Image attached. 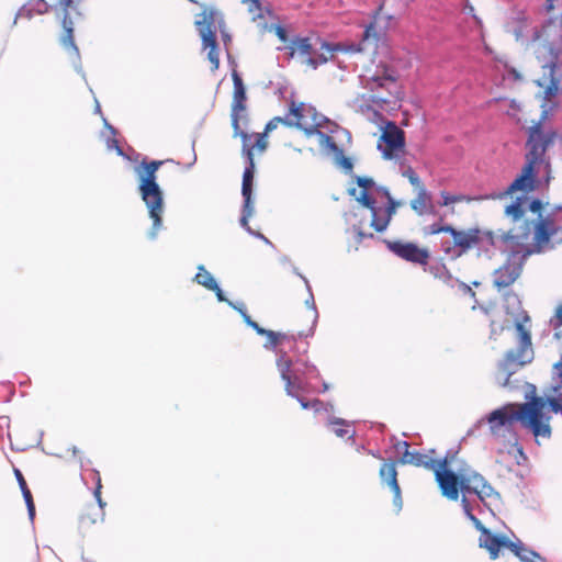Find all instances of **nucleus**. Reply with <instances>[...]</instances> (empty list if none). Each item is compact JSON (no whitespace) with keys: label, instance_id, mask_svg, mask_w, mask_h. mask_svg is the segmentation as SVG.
I'll use <instances>...</instances> for the list:
<instances>
[{"label":"nucleus","instance_id":"nucleus-31","mask_svg":"<svg viewBox=\"0 0 562 562\" xmlns=\"http://www.w3.org/2000/svg\"><path fill=\"white\" fill-rule=\"evenodd\" d=\"M203 49H207V58L212 65V70L218 69L220 66V52L215 34L204 32L201 36Z\"/></svg>","mask_w":562,"mask_h":562},{"label":"nucleus","instance_id":"nucleus-29","mask_svg":"<svg viewBox=\"0 0 562 562\" xmlns=\"http://www.w3.org/2000/svg\"><path fill=\"white\" fill-rule=\"evenodd\" d=\"M194 281L204 286L205 289L210 290V291H213L215 292V295L217 297L218 301L221 302H229L223 294V291L221 290V288L217 285L215 279L213 278V276L204 268V266H199L198 267V272L194 277Z\"/></svg>","mask_w":562,"mask_h":562},{"label":"nucleus","instance_id":"nucleus-20","mask_svg":"<svg viewBox=\"0 0 562 562\" xmlns=\"http://www.w3.org/2000/svg\"><path fill=\"white\" fill-rule=\"evenodd\" d=\"M380 479L385 483L393 493V503L397 509L402 508L401 487L397 481L396 462L389 460L382 463L379 470Z\"/></svg>","mask_w":562,"mask_h":562},{"label":"nucleus","instance_id":"nucleus-8","mask_svg":"<svg viewBox=\"0 0 562 562\" xmlns=\"http://www.w3.org/2000/svg\"><path fill=\"white\" fill-rule=\"evenodd\" d=\"M398 79L397 69L384 61L367 67L360 76L362 87L371 93L370 100L375 103H389L392 98H398Z\"/></svg>","mask_w":562,"mask_h":562},{"label":"nucleus","instance_id":"nucleus-26","mask_svg":"<svg viewBox=\"0 0 562 562\" xmlns=\"http://www.w3.org/2000/svg\"><path fill=\"white\" fill-rule=\"evenodd\" d=\"M402 445L405 448V452L402 456L400 462L403 464H412L414 467L425 468L434 472L440 463V459L436 460L418 451H409V445L406 441H403Z\"/></svg>","mask_w":562,"mask_h":562},{"label":"nucleus","instance_id":"nucleus-38","mask_svg":"<svg viewBox=\"0 0 562 562\" xmlns=\"http://www.w3.org/2000/svg\"><path fill=\"white\" fill-rule=\"evenodd\" d=\"M440 196L442 201L440 202L441 206H449L456 203L470 202L472 199L464 194H451L447 191H441Z\"/></svg>","mask_w":562,"mask_h":562},{"label":"nucleus","instance_id":"nucleus-18","mask_svg":"<svg viewBox=\"0 0 562 562\" xmlns=\"http://www.w3.org/2000/svg\"><path fill=\"white\" fill-rule=\"evenodd\" d=\"M57 1L64 11V16L61 19V26H63L64 32L59 38L60 45L72 57H75L76 59H79V48L75 43L74 22L69 15V9L72 8V5L75 3H78L81 0H57Z\"/></svg>","mask_w":562,"mask_h":562},{"label":"nucleus","instance_id":"nucleus-47","mask_svg":"<svg viewBox=\"0 0 562 562\" xmlns=\"http://www.w3.org/2000/svg\"><path fill=\"white\" fill-rule=\"evenodd\" d=\"M271 30L274 31V34L278 36V38L281 42L286 43L289 41L286 30L283 26H281V25H273V26H271Z\"/></svg>","mask_w":562,"mask_h":562},{"label":"nucleus","instance_id":"nucleus-48","mask_svg":"<svg viewBox=\"0 0 562 562\" xmlns=\"http://www.w3.org/2000/svg\"><path fill=\"white\" fill-rule=\"evenodd\" d=\"M337 162L344 168L346 171H350L353 167L350 158L342 156H336Z\"/></svg>","mask_w":562,"mask_h":562},{"label":"nucleus","instance_id":"nucleus-59","mask_svg":"<svg viewBox=\"0 0 562 562\" xmlns=\"http://www.w3.org/2000/svg\"><path fill=\"white\" fill-rule=\"evenodd\" d=\"M308 371H317V370H316V367L311 366V367H308Z\"/></svg>","mask_w":562,"mask_h":562},{"label":"nucleus","instance_id":"nucleus-13","mask_svg":"<svg viewBox=\"0 0 562 562\" xmlns=\"http://www.w3.org/2000/svg\"><path fill=\"white\" fill-rule=\"evenodd\" d=\"M290 114L293 116V121L283 119L286 124L284 126H295L304 131L307 135H312L318 132V127L322 125L323 117L316 111V109L304 102L291 101L289 108Z\"/></svg>","mask_w":562,"mask_h":562},{"label":"nucleus","instance_id":"nucleus-50","mask_svg":"<svg viewBox=\"0 0 562 562\" xmlns=\"http://www.w3.org/2000/svg\"><path fill=\"white\" fill-rule=\"evenodd\" d=\"M14 475H15V479L19 483L21 491L26 490L29 486L26 484V481H25L22 472L19 469L14 468Z\"/></svg>","mask_w":562,"mask_h":562},{"label":"nucleus","instance_id":"nucleus-1","mask_svg":"<svg viewBox=\"0 0 562 562\" xmlns=\"http://www.w3.org/2000/svg\"><path fill=\"white\" fill-rule=\"evenodd\" d=\"M544 204L539 199L529 201L518 196L505 207V215L512 227L503 233L502 239L516 245L528 241L532 233L535 250L542 252L562 244V205L544 212Z\"/></svg>","mask_w":562,"mask_h":562},{"label":"nucleus","instance_id":"nucleus-24","mask_svg":"<svg viewBox=\"0 0 562 562\" xmlns=\"http://www.w3.org/2000/svg\"><path fill=\"white\" fill-rule=\"evenodd\" d=\"M530 401H540L541 402V409L539 413V416H537V422L541 426H544L547 428V432L543 435H539V438H550L551 436V427H550V412L558 413L562 411V404L559 402V400L554 397H542V396H535Z\"/></svg>","mask_w":562,"mask_h":562},{"label":"nucleus","instance_id":"nucleus-54","mask_svg":"<svg viewBox=\"0 0 562 562\" xmlns=\"http://www.w3.org/2000/svg\"><path fill=\"white\" fill-rule=\"evenodd\" d=\"M554 370H555V373L559 376L561 385H562V362L561 361L554 364Z\"/></svg>","mask_w":562,"mask_h":562},{"label":"nucleus","instance_id":"nucleus-58","mask_svg":"<svg viewBox=\"0 0 562 562\" xmlns=\"http://www.w3.org/2000/svg\"><path fill=\"white\" fill-rule=\"evenodd\" d=\"M224 41H231V36L226 33L223 34Z\"/></svg>","mask_w":562,"mask_h":562},{"label":"nucleus","instance_id":"nucleus-7","mask_svg":"<svg viewBox=\"0 0 562 562\" xmlns=\"http://www.w3.org/2000/svg\"><path fill=\"white\" fill-rule=\"evenodd\" d=\"M423 233L425 236L449 234L452 240L441 241V250L450 257H460L474 248L494 245L493 233L477 227L457 229L452 225L437 222L424 227Z\"/></svg>","mask_w":562,"mask_h":562},{"label":"nucleus","instance_id":"nucleus-2","mask_svg":"<svg viewBox=\"0 0 562 562\" xmlns=\"http://www.w3.org/2000/svg\"><path fill=\"white\" fill-rule=\"evenodd\" d=\"M557 133L554 131H544L541 121L530 126L528 131V139L526 147L528 149L525 158L526 162L521 169L520 175L507 187L504 195L513 196L515 193L520 192L518 196H526L529 201L528 194L537 187V170L536 166L543 162L547 149L554 143Z\"/></svg>","mask_w":562,"mask_h":562},{"label":"nucleus","instance_id":"nucleus-21","mask_svg":"<svg viewBox=\"0 0 562 562\" xmlns=\"http://www.w3.org/2000/svg\"><path fill=\"white\" fill-rule=\"evenodd\" d=\"M105 136L106 148L109 150H115L117 155L126 158L132 164L133 171L140 178V164L138 162V154L131 147L124 150L115 138V131L112 126L105 124Z\"/></svg>","mask_w":562,"mask_h":562},{"label":"nucleus","instance_id":"nucleus-23","mask_svg":"<svg viewBox=\"0 0 562 562\" xmlns=\"http://www.w3.org/2000/svg\"><path fill=\"white\" fill-rule=\"evenodd\" d=\"M480 546L488 551L491 559L493 560L498 558V552L502 548H506L509 550L517 549V543L512 542L504 536L493 535L486 529L482 532L480 537Z\"/></svg>","mask_w":562,"mask_h":562},{"label":"nucleus","instance_id":"nucleus-10","mask_svg":"<svg viewBox=\"0 0 562 562\" xmlns=\"http://www.w3.org/2000/svg\"><path fill=\"white\" fill-rule=\"evenodd\" d=\"M503 241L512 247H519L520 249L512 250L506 261L493 272V285L498 290L510 286L521 276L525 262L532 254H540L535 250L531 244L528 246L524 241L522 245H516L510 241Z\"/></svg>","mask_w":562,"mask_h":562},{"label":"nucleus","instance_id":"nucleus-55","mask_svg":"<svg viewBox=\"0 0 562 562\" xmlns=\"http://www.w3.org/2000/svg\"><path fill=\"white\" fill-rule=\"evenodd\" d=\"M463 286H464L465 291L469 292L472 296L475 295V293L472 291V289L469 285L463 284Z\"/></svg>","mask_w":562,"mask_h":562},{"label":"nucleus","instance_id":"nucleus-3","mask_svg":"<svg viewBox=\"0 0 562 562\" xmlns=\"http://www.w3.org/2000/svg\"><path fill=\"white\" fill-rule=\"evenodd\" d=\"M541 409L540 401H529L519 405L507 404L491 412L487 416L490 431L495 438H506L507 435L516 440L514 426L519 422L525 428L529 429L536 439L539 435L547 432L544 426L537 422Z\"/></svg>","mask_w":562,"mask_h":562},{"label":"nucleus","instance_id":"nucleus-45","mask_svg":"<svg viewBox=\"0 0 562 562\" xmlns=\"http://www.w3.org/2000/svg\"><path fill=\"white\" fill-rule=\"evenodd\" d=\"M550 324L553 326L554 331L562 328V303L557 306L554 317L550 321Z\"/></svg>","mask_w":562,"mask_h":562},{"label":"nucleus","instance_id":"nucleus-34","mask_svg":"<svg viewBox=\"0 0 562 562\" xmlns=\"http://www.w3.org/2000/svg\"><path fill=\"white\" fill-rule=\"evenodd\" d=\"M328 427L330 430L340 438H352L355 435V430L344 419L336 418L328 423Z\"/></svg>","mask_w":562,"mask_h":562},{"label":"nucleus","instance_id":"nucleus-22","mask_svg":"<svg viewBox=\"0 0 562 562\" xmlns=\"http://www.w3.org/2000/svg\"><path fill=\"white\" fill-rule=\"evenodd\" d=\"M277 367L281 379L284 381L286 394L297 396L299 391L302 390L301 382L296 375L292 374V360L286 353L280 355L277 360Z\"/></svg>","mask_w":562,"mask_h":562},{"label":"nucleus","instance_id":"nucleus-56","mask_svg":"<svg viewBox=\"0 0 562 562\" xmlns=\"http://www.w3.org/2000/svg\"><path fill=\"white\" fill-rule=\"evenodd\" d=\"M25 12H29L25 8H23L20 12H19V15L22 16L24 15ZM26 16H30V13H26Z\"/></svg>","mask_w":562,"mask_h":562},{"label":"nucleus","instance_id":"nucleus-19","mask_svg":"<svg viewBox=\"0 0 562 562\" xmlns=\"http://www.w3.org/2000/svg\"><path fill=\"white\" fill-rule=\"evenodd\" d=\"M200 5L202 8V12L198 15L199 19H196L194 22L199 35L203 36L204 32H209L210 34L216 35V24H218V26L224 24L222 13L212 5Z\"/></svg>","mask_w":562,"mask_h":562},{"label":"nucleus","instance_id":"nucleus-5","mask_svg":"<svg viewBox=\"0 0 562 562\" xmlns=\"http://www.w3.org/2000/svg\"><path fill=\"white\" fill-rule=\"evenodd\" d=\"M529 47L541 67L551 74L562 66V11L535 29Z\"/></svg>","mask_w":562,"mask_h":562},{"label":"nucleus","instance_id":"nucleus-44","mask_svg":"<svg viewBox=\"0 0 562 562\" xmlns=\"http://www.w3.org/2000/svg\"><path fill=\"white\" fill-rule=\"evenodd\" d=\"M21 492H22L24 501L26 503L29 515L31 518H33L35 515V505H34L32 493L29 487L26 490H22Z\"/></svg>","mask_w":562,"mask_h":562},{"label":"nucleus","instance_id":"nucleus-57","mask_svg":"<svg viewBox=\"0 0 562 562\" xmlns=\"http://www.w3.org/2000/svg\"><path fill=\"white\" fill-rule=\"evenodd\" d=\"M510 74H513V76H514V78H515V79H518V78H519V75H518V72H517L516 70H514V69H513V70L510 71Z\"/></svg>","mask_w":562,"mask_h":562},{"label":"nucleus","instance_id":"nucleus-36","mask_svg":"<svg viewBox=\"0 0 562 562\" xmlns=\"http://www.w3.org/2000/svg\"><path fill=\"white\" fill-rule=\"evenodd\" d=\"M317 134L321 137L319 143L322 147L327 149L329 153L335 154L336 156H342V149L337 145V143L331 136L319 131L317 132Z\"/></svg>","mask_w":562,"mask_h":562},{"label":"nucleus","instance_id":"nucleus-43","mask_svg":"<svg viewBox=\"0 0 562 562\" xmlns=\"http://www.w3.org/2000/svg\"><path fill=\"white\" fill-rule=\"evenodd\" d=\"M328 60V57L325 56L324 54H318V55H312V57H308V59H305L304 60V64H306L307 66L312 67V68H317L319 65H323L325 63H327Z\"/></svg>","mask_w":562,"mask_h":562},{"label":"nucleus","instance_id":"nucleus-40","mask_svg":"<svg viewBox=\"0 0 562 562\" xmlns=\"http://www.w3.org/2000/svg\"><path fill=\"white\" fill-rule=\"evenodd\" d=\"M547 70H548L549 85L544 91V94H546V99L550 100L552 97H554L558 93L559 81L555 78V71L553 74H551L549 69H547Z\"/></svg>","mask_w":562,"mask_h":562},{"label":"nucleus","instance_id":"nucleus-17","mask_svg":"<svg viewBox=\"0 0 562 562\" xmlns=\"http://www.w3.org/2000/svg\"><path fill=\"white\" fill-rule=\"evenodd\" d=\"M233 83H234V94H233V103H232V126L234 130V136H239L245 133L241 131L239 121L245 117L246 112V89L243 82V79L239 75L234 71L233 72Z\"/></svg>","mask_w":562,"mask_h":562},{"label":"nucleus","instance_id":"nucleus-4","mask_svg":"<svg viewBox=\"0 0 562 562\" xmlns=\"http://www.w3.org/2000/svg\"><path fill=\"white\" fill-rule=\"evenodd\" d=\"M356 182L360 190L357 192L352 189L350 194L371 211V226L379 233L385 231L400 203L386 188L376 186L372 178L357 177Z\"/></svg>","mask_w":562,"mask_h":562},{"label":"nucleus","instance_id":"nucleus-9","mask_svg":"<svg viewBox=\"0 0 562 562\" xmlns=\"http://www.w3.org/2000/svg\"><path fill=\"white\" fill-rule=\"evenodd\" d=\"M529 321L530 317L526 312H522L521 315L515 319V327L518 334V346L516 349L509 350L499 364L504 374V380L501 383L502 386H506L509 383V378L515 372L516 368L522 367L532 360L533 350L531 335L525 327V323Z\"/></svg>","mask_w":562,"mask_h":562},{"label":"nucleus","instance_id":"nucleus-15","mask_svg":"<svg viewBox=\"0 0 562 562\" xmlns=\"http://www.w3.org/2000/svg\"><path fill=\"white\" fill-rule=\"evenodd\" d=\"M95 488H94V497L97 503H90L86 505L79 516V524L82 529H88L91 526L102 522L104 519V506L105 503L101 498V476L99 471H94Z\"/></svg>","mask_w":562,"mask_h":562},{"label":"nucleus","instance_id":"nucleus-41","mask_svg":"<svg viewBox=\"0 0 562 562\" xmlns=\"http://www.w3.org/2000/svg\"><path fill=\"white\" fill-rule=\"evenodd\" d=\"M404 177H406L409 181V183L417 189V191L420 190V188H426L424 183L422 182L420 178L417 176V173L412 169L408 168L404 172Z\"/></svg>","mask_w":562,"mask_h":562},{"label":"nucleus","instance_id":"nucleus-52","mask_svg":"<svg viewBox=\"0 0 562 562\" xmlns=\"http://www.w3.org/2000/svg\"><path fill=\"white\" fill-rule=\"evenodd\" d=\"M36 3H37V13L42 14V13H45L47 11V3L44 2L43 0H36Z\"/></svg>","mask_w":562,"mask_h":562},{"label":"nucleus","instance_id":"nucleus-32","mask_svg":"<svg viewBox=\"0 0 562 562\" xmlns=\"http://www.w3.org/2000/svg\"><path fill=\"white\" fill-rule=\"evenodd\" d=\"M531 25V19L526 12H517L515 16L512 18L509 23L510 32L514 34L517 41L525 37L527 31Z\"/></svg>","mask_w":562,"mask_h":562},{"label":"nucleus","instance_id":"nucleus-25","mask_svg":"<svg viewBox=\"0 0 562 562\" xmlns=\"http://www.w3.org/2000/svg\"><path fill=\"white\" fill-rule=\"evenodd\" d=\"M467 493H473L484 501L496 495L494 488L485 481V479L477 472L471 471V477L463 480Z\"/></svg>","mask_w":562,"mask_h":562},{"label":"nucleus","instance_id":"nucleus-42","mask_svg":"<svg viewBox=\"0 0 562 562\" xmlns=\"http://www.w3.org/2000/svg\"><path fill=\"white\" fill-rule=\"evenodd\" d=\"M561 5V0H546L542 10L549 16H554V11Z\"/></svg>","mask_w":562,"mask_h":562},{"label":"nucleus","instance_id":"nucleus-28","mask_svg":"<svg viewBox=\"0 0 562 562\" xmlns=\"http://www.w3.org/2000/svg\"><path fill=\"white\" fill-rule=\"evenodd\" d=\"M409 204L412 210L419 216L435 213L431 195L426 188H420Z\"/></svg>","mask_w":562,"mask_h":562},{"label":"nucleus","instance_id":"nucleus-27","mask_svg":"<svg viewBox=\"0 0 562 562\" xmlns=\"http://www.w3.org/2000/svg\"><path fill=\"white\" fill-rule=\"evenodd\" d=\"M383 20L382 8H379L373 15V20L363 32V42L372 41L376 44L384 36L386 25H382Z\"/></svg>","mask_w":562,"mask_h":562},{"label":"nucleus","instance_id":"nucleus-16","mask_svg":"<svg viewBox=\"0 0 562 562\" xmlns=\"http://www.w3.org/2000/svg\"><path fill=\"white\" fill-rule=\"evenodd\" d=\"M387 248L398 258L420 266H426L429 262L430 254L427 248L419 247L412 241L394 240L386 243Z\"/></svg>","mask_w":562,"mask_h":562},{"label":"nucleus","instance_id":"nucleus-30","mask_svg":"<svg viewBox=\"0 0 562 562\" xmlns=\"http://www.w3.org/2000/svg\"><path fill=\"white\" fill-rule=\"evenodd\" d=\"M285 49L290 58L297 55L303 58V61L313 55V46L308 37H294L285 46Z\"/></svg>","mask_w":562,"mask_h":562},{"label":"nucleus","instance_id":"nucleus-12","mask_svg":"<svg viewBox=\"0 0 562 562\" xmlns=\"http://www.w3.org/2000/svg\"><path fill=\"white\" fill-rule=\"evenodd\" d=\"M449 461L446 458L440 459V463L434 471L436 482L441 491V494L450 501H457L459 498V492L467 493L463 480L471 477L470 470H459L454 473L449 468Z\"/></svg>","mask_w":562,"mask_h":562},{"label":"nucleus","instance_id":"nucleus-33","mask_svg":"<svg viewBox=\"0 0 562 562\" xmlns=\"http://www.w3.org/2000/svg\"><path fill=\"white\" fill-rule=\"evenodd\" d=\"M241 3L247 5L252 21H261L266 19V15H272V10L269 7H262L261 0H241Z\"/></svg>","mask_w":562,"mask_h":562},{"label":"nucleus","instance_id":"nucleus-49","mask_svg":"<svg viewBox=\"0 0 562 562\" xmlns=\"http://www.w3.org/2000/svg\"><path fill=\"white\" fill-rule=\"evenodd\" d=\"M160 165H162V161L153 160L147 162L143 159V171L156 172Z\"/></svg>","mask_w":562,"mask_h":562},{"label":"nucleus","instance_id":"nucleus-51","mask_svg":"<svg viewBox=\"0 0 562 562\" xmlns=\"http://www.w3.org/2000/svg\"><path fill=\"white\" fill-rule=\"evenodd\" d=\"M295 397L299 400V402L301 403V406H302L304 409H307V408H310V407H316V406H318V405L321 404V401H319V400H315V401H313V402H307V401H305L304 398H300V397H299V395H297V396H295Z\"/></svg>","mask_w":562,"mask_h":562},{"label":"nucleus","instance_id":"nucleus-6","mask_svg":"<svg viewBox=\"0 0 562 562\" xmlns=\"http://www.w3.org/2000/svg\"><path fill=\"white\" fill-rule=\"evenodd\" d=\"M279 124H286L280 116H274L267 124L262 133H243L240 139L243 143V154L246 156L248 166L244 170L241 194L244 198V210L240 223L243 226H247L248 218L252 215V184L255 175V153L262 154L268 147L267 136L273 130L279 127Z\"/></svg>","mask_w":562,"mask_h":562},{"label":"nucleus","instance_id":"nucleus-14","mask_svg":"<svg viewBox=\"0 0 562 562\" xmlns=\"http://www.w3.org/2000/svg\"><path fill=\"white\" fill-rule=\"evenodd\" d=\"M378 148L385 159L398 158L405 148L404 131L394 122L389 121L378 140Z\"/></svg>","mask_w":562,"mask_h":562},{"label":"nucleus","instance_id":"nucleus-53","mask_svg":"<svg viewBox=\"0 0 562 562\" xmlns=\"http://www.w3.org/2000/svg\"><path fill=\"white\" fill-rule=\"evenodd\" d=\"M280 342L281 345H283L284 342H290L292 340H294V336L293 335H288L285 333H280Z\"/></svg>","mask_w":562,"mask_h":562},{"label":"nucleus","instance_id":"nucleus-39","mask_svg":"<svg viewBox=\"0 0 562 562\" xmlns=\"http://www.w3.org/2000/svg\"><path fill=\"white\" fill-rule=\"evenodd\" d=\"M524 104L515 99L508 101L506 114L515 120L516 122H520L519 114L522 112Z\"/></svg>","mask_w":562,"mask_h":562},{"label":"nucleus","instance_id":"nucleus-37","mask_svg":"<svg viewBox=\"0 0 562 562\" xmlns=\"http://www.w3.org/2000/svg\"><path fill=\"white\" fill-rule=\"evenodd\" d=\"M522 562H544L536 552L525 549L521 544L517 543V549L510 550Z\"/></svg>","mask_w":562,"mask_h":562},{"label":"nucleus","instance_id":"nucleus-60","mask_svg":"<svg viewBox=\"0 0 562 562\" xmlns=\"http://www.w3.org/2000/svg\"><path fill=\"white\" fill-rule=\"evenodd\" d=\"M189 2H192V3H195V4H199V2L196 0H188Z\"/></svg>","mask_w":562,"mask_h":562},{"label":"nucleus","instance_id":"nucleus-46","mask_svg":"<svg viewBox=\"0 0 562 562\" xmlns=\"http://www.w3.org/2000/svg\"><path fill=\"white\" fill-rule=\"evenodd\" d=\"M265 336L268 338V340L272 347H277V346L281 345L280 338H279L280 331H273V330L268 329L267 334Z\"/></svg>","mask_w":562,"mask_h":562},{"label":"nucleus","instance_id":"nucleus-35","mask_svg":"<svg viewBox=\"0 0 562 562\" xmlns=\"http://www.w3.org/2000/svg\"><path fill=\"white\" fill-rule=\"evenodd\" d=\"M228 304L241 315L244 322L248 326H250L252 329H255L258 335L265 336L267 334L268 329L262 328L261 326H259V324L257 322L251 319V317L248 315V313L245 308V305L243 303L236 305L233 302H228Z\"/></svg>","mask_w":562,"mask_h":562},{"label":"nucleus","instance_id":"nucleus-11","mask_svg":"<svg viewBox=\"0 0 562 562\" xmlns=\"http://www.w3.org/2000/svg\"><path fill=\"white\" fill-rule=\"evenodd\" d=\"M143 201L148 209V215L153 226L148 232L150 238H156L162 227L164 198L157 184L156 172L144 171L143 175Z\"/></svg>","mask_w":562,"mask_h":562}]
</instances>
